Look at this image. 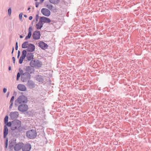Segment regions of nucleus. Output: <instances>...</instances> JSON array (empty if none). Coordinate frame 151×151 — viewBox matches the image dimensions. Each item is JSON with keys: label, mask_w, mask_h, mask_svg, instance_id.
<instances>
[{"label": "nucleus", "mask_w": 151, "mask_h": 151, "mask_svg": "<svg viewBox=\"0 0 151 151\" xmlns=\"http://www.w3.org/2000/svg\"><path fill=\"white\" fill-rule=\"evenodd\" d=\"M26 135L27 137L29 139H34L37 136V132L34 129L29 130L27 132Z\"/></svg>", "instance_id": "f257e3e1"}, {"label": "nucleus", "mask_w": 151, "mask_h": 151, "mask_svg": "<svg viewBox=\"0 0 151 151\" xmlns=\"http://www.w3.org/2000/svg\"><path fill=\"white\" fill-rule=\"evenodd\" d=\"M27 101V98L24 95H21L19 96L17 99L15 101V105L16 106L17 105L16 104V102H17L19 104H21L22 103L26 104Z\"/></svg>", "instance_id": "f03ea898"}, {"label": "nucleus", "mask_w": 151, "mask_h": 151, "mask_svg": "<svg viewBox=\"0 0 151 151\" xmlns=\"http://www.w3.org/2000/svg\"><path fill=\"white\" fill-rule=\"evenodd\" d=\"M30 65L32 67L40 68L42 65V62L38 60H32L30 62Z\"/></svg>", "instance_id": "7ed1b4c3"}, {"label": "nucleus", "mask_w": 151, "mask_h": 151, "mask_svg": "<svg viewBox=\"0 0 151 151\" xmlns=\"http://www.w3.org/2000/svg\"><path fill=\"white\" fill-rule=\"evenodd\" d=\"M21 122L18 120L12 122V125L11 128V130H14L21 127Z\"/></svg>", "instance_id": "20e7f679"}, {"label": "nucleus", "mask_w": 151, "mask_h": 151, "mask_svg": "<svg viewBox=\"0 0 151 151\" xmlns=\"http://www.w3.org/2000/svg\"><path fill=\"white\" fill-rule=\"evenodd\" d=\"M31 75L29 73L25 72L21 75V81L23 82H26L31 78Z\"/></svg>", "instance_id": "39448f33"}, {"label": "nucleus", "mask_w": 151, "mask_h": 151, "mask_svg": "<svg viewBox=\"0 0 151 151\" xmlns=\"http://www.w3.org/2000/svg\"><path fill=\"white\" fill-rule=\"evenodd\" d=\"M18 109L20 111L25 112L28 110V106L26 104H22L19 106Z\"/></svg>", "instance_id": "423d86ee"}, {"label": "nucleus", "mask_w": 151, "mask_h": 151, "mask_svg": "<svg viewBox=\"0 0 151 151\" xmlns=\"http://www.w3.org/2000/svg\"><path fill=\"white\" fill-rule=\"evenodd\" d=\"M9 149L12 150L14 148V147L17 143L16 139H11V141L9 142Z\"/></svg>", "instance_id": "0eeeda50"}, {"label": "nucleus", "mask_w": 151, "mask_h": 151, "mask_svg": "<svg viewBox=\"0 0 151 151\" xmlns=\"http://www.w3.org/2000/svg\"><path fill=\"white\" fill-rule=\"evenodd\" d=\"M24 145V144L22 142H19L16 143L14 147V149L15 151H19L22 147Z\"/></svg>", "instance_id": "6e6552de"}, {"label": "nucleus", "mask_w": 151, "mask_h": 151, "mask_svg": "<svg viewBox=\"0 0 151 151\" xmlns=\"http://www.w3.org/2000/svg\"><path fill=\"white\" fill-rule=\"evenodd\" d=\"M39 21L42 24H43L44 23H50L51 22L49 18L45 17H40V18Z\"/></svg>", "instance_id": "1a4fd4ad"}, {"label": "nucleus", "mask_w": 151, "mask_h": 151, "mask_svg": "<svg viewBox=\"0 0 151 151\" xmlns=\"http://www.w3.org/2000/svg\"><path fill=\"white\" fill-rule=\"evenodd\" d=\"M24 69L26 72V73H29V74L33 73L35 72L34 68L31 66H26L24 67Z\"/></svg>", "instance_id": "9d476101"}, {"label": "nucleus", "mask_w": 151, "mask_h": 151, "mask_svg": "<svg viewBox=\"0 0 151 151\" xmlns=\"http://www.w3.org/2000/svg\"><path fill=\"white\" fill-rule=\"evenodd\" d=\"M41 12L46 17H48L50 14V11L46 8H42L41 10Z\"/></svg>", "instance_id": "9b49d317"}, {"label": "nucleus", "mask_w": 151, "mask_h": 151, "mask_svg": "<svg viewBox=\"0 0 151 151\" xmlns=\"http://www.w3.org/2000/svg\"><path fill=\"white\" fill-rule=\"evenodd\" d=\"M19 114L17 111H14L11 112L9 114L11 119L12 120H14L17 118Z\"/></svg>", "instance_id": "f8f14e48"}, {"label": "nucleus", "mask_w": 151, "mask_h": 151, "mask_svg": "<svg viewBox=\"0 0 151 151\" xmlns=\"http://www.w3.org/2000/svg\"><path fill=\"white\" fill-rule=\"evenodd\" d=\"M40 32L37 30L35 31L32 35L33 38L35 40H38L40 39Z\"/></svg>", "instance_id": "ddd939ff"}, {"label": "nucleus", "mask_w": 151, "mask_h": 151, "mask_svg": "<svg viewBox=\"0 0 151 151\" xmlns=\"http://www.w3.org/2000/svg\"><path fill=\"white\" fill-rule=\"evenodd\" d=\"M31 148V145L29 144H27L24 145L22 147V151H29Z\"/></svg>", "instance_id": "4468645a"}, {"label": "nucleus", "mask_w": 151, "mask_h": 151, "mask_svg": "<svg viewBox=\"0 0 151 151\" xmlns=\"http://www.w3.org/2000/svg\"><path fill=\"white\" fill-rule=\"evenodd\" d=\"M27 48L28 51L32 52L35 51V47L33 44L30 43L28 45Z\"/></svg>", "instance_id": "2eb2a0df"}, {"label": "nucleus", "mask_w": 151, "mask_h": 151, "mask_svg": "<svg viewBox=\"0 0 151 151\" xmlns=\"http://www.w3.org/2000/svg\"><path fill=\"white\" fill-rule=\"evenodd\" d=\"M39 46L42 49L45 50L47 48V45L44 42L40 41L38 43Z\"/></svg>", "instance_id": "dca6fc26"}, {"label": "nucleus", "mask_w": 151, "mask_h": 151, "mask_svg": "<svg viewBox=\"0 0 151 151\" xmlns=\"http://www.w3.org/2000/svg\"><path fill=\"white\" fill-rule=\"evenodd\" d=\"M34 55L33 53L30 52L27 54L26 59L29 61H31L34 58Z\"/></svg>", "instance_id": "f3484780"}, {"label": "nucleus", "mask_w": 151, "mask_h": 151, "mask_svg": "<svg viewBox=\"0 0 151 151\" xmlns=\"http://www.w3.org/2000/svg\"><path fill=\"white\" fill-rule=\"evenodd\" d=\"M18 89L20 91H24L26 90V87L23 84H19L17 86Z\"/></svg>", "instance_id": "a211bd4d"}, {"label": "nucleus", "mask_w": 151, "mask_h": 151, "mask_svg": "<svg viewBox=\"0 0 151 151\" xmlns=\"http://www.w3.org/2000/svg\"><path fill=\"white\" fill-rule=\"evenodd\" d=\"M27 86H28L30 88H33L35 86V83L33 81L31 80L28 81L27 83Z\"/></svg>", "instance_id": "6ab92c4d"}, {"label": "nucleus", "mask_w": 151, "mask_h": 151, "mask_svg": "<svg viewBox=\"0 0 151 151\" xmlns=\"http://www.w3.org/2000/svg\"><path fill=\"white\" fill-rule=\"evenodd\" d=\"M46 7L50 10H55L56 9V7L53 6L50 4H48L46 5Z\"/></svg>", "instance_id": "aec40b11"}, {"label": "nucleus", "mask_w": 151, "mask_h": 151, "mask_svg": "<svg viewBox=\"0 0 151 151\" xmlns=\"http://www.w3.org/2000/svg\"><path fill=\"white\" fill-rule=\"evenodd\" d=\"M4 138H6V137L8 134V129L6 125H4Z\"/></svg>", "instance_id": "412c9836"}, {"label": "nucleus", "mask_w": 151, "mask_h": 151, "mask_svg": "<svg viewBox=\"0 0 151 151\" xmlns=\"http://www.w3.org/2000/svg\"><path fill=\"white\" fill-rule=\"evenodd\" d=\"M43 24H42V23L39 21L38 23L36 24V27L37 29H40L43 27Z\"/></svg>", "instance_id": "4be33fe9"}, {"label": "nucleus", "mask_w": 151, "mask_h": 151, "mask_svg": "<svg viewBox=\"0 0 151 151\" xmlns=\"http://www.w3.org/2000/svg\"><path fill=\"white\" fill-rule=\"evenodd\" d=\"M27 53V51L25 50H23L22 52V54L20 57L25 58L26 57Z\"/></svg>", "instance_id": "5701e85b"}, {"label": "nucleus", "mask_w": 151, "mask_h": 151, "mask_svg": "<svg viewBox=\"0 0 151 151\" xmlns=\"http://www.w3.org/2000/svg\"><path fill=\"white\" fill-rule=\"evenodd\" d=\"M28 42L25 41L24 42L22 45V47L23 48H27L28 45Z\"/></svg>", "instance_id": "b1692460"}, {"label": "nucleus", "mask_w": 151, "mask_h": 151, "mask_svg": "<svg viewBox=\"0 0 151 151\" xmlns=\"http://www.w3.org/2000/svg\"><path fill=\"white\" fill-rule=\"evenodd\" d=\"M49 1L51 3L57 4L59 3L60 0H49Z\"/></svg>", "instance_id": "393cba45"}, {"label": "nucleus", "mask_w": 151, "mask_h": 151, "mask_svg": "<svg viewBox=\"0 0 151 151\" xmlns=\"http://www.w3.org/2000/svg\"><path fill=\"white\" fill-rule=\"evenodd\" d=\"M36 80L38 81L41 82L43 81V79L41 76L38 75L36 77Z\"/></svg>", "instance_id": "a878e982"}, {"label": "nucleus", "mask_w": 151, "mask_h": 151, "mask_svg": "<svg viewBox=\"0 0 151 151\" xmlns=\"http://www.w3.org/2000/svg\"><path fill=\"white\" fill-rule=\"evenodd\" d=\"M32 35V33H31L30 32H28V34L27 36H26L25 38V40H27L28 39H29Z\"/></svg>", "instance_id": "bb28decb"}, {"label": "nucleus", "mask_w": 151, "mask_h": 151, "mask_svg": "<svg viewBox=\"0 0 151 151\" xmlns=\"http://www.w3.org/2000/svg\"><path fill=\"white\" fill-rule=\"evenodd\" d=\"M8 117L7 116H5L4 119V122L5 124L8 121Z\"/></svg>", "instance_id": "cd10ccee"}, {"label": "nucleus", "mask_w": 151, "mask_h": 151, "mask_svg": "<svg viewBox=\"0 0 151 151\" xmlns=\"http://www.w3.org/2000/svg\"><path fill=\"white\" fill-rule=\"evenodd\" d=\"M24 59V58L21 57H20L19 59V63L20 64H22V63L23 60Z\"/></svg>", "instance_id": "c85d7f7f"}, {"label": "nucleus", "mask_w": 151, "mask_h": 151, "mask_svg": "<svg viewBox=\"0 0 151 151\" xmlns=\"http://www.w3.org/2000/svg\"><path fill=\"white\" fill-rule=\"evenodd\" d=\"M11 12H12L11 9L10 8L8 9V15L9 16H10L11 15Z\"/></svg>", "instance_id": "c756f323"}, {"label": "nucleus", "mask_w": 151, "mask_h": 151, "mask_svg": "<svg viewBox=\"0 0 151 151\" xmlns=\"http://www.w3.org/2000/svg\"><path fill=\"white\" fill-rule=\"evenodd\" d=\"M17 129L19 132H22L24 128L22 127H20L18 128Z\"/></svg>", "instance_id": "7c9ffc66"}, {"label": "nucleus", "mask_w": 151, "mask_h": 151, "mask_svg": "<svg viewBox=\"0 0 151 151\" xmlns=\"http://www.w3.org/2000/svg\"><path fill=\"white\" fill-rule=\"evenodd\" d=\"M6 125L9 127H11L12 125V123L10 122H8L6 123Z\"/></svg>", "instance_id": "2f4dec72"}, {"label": "nucleus", "mask_w": 151, "mask_h": 151, "mask_svg": "<svg viewBox=\"0 0 151 151\" xmlns=\"http://www.w3.org/2000/svg\"><path fill=\"white\" fill-rule=\"evenodd\" d=\"M23 15L22 13H20L19 15V18L20 20H21L22 19V17Z\"/></svg>", "instance_id": "473e14b6"}, {"label": "nucleus", "mask_w": 151, "mask_h": 151, "mask_svg": "<svg viewBox=\"0 0 151 151\" xmlns=\"http://www.w3.org/2000/svg\"><path fill=\"white\" fill-rule=\"evenodd\" d=\"M14 96H13L12 97V98L10 100V103H13V101L14 100Z\"/></svg>", "instance_id": "72a5a7b5"}, {"label": "nucleus", "mask_w": 151, "mask_h": 151, "mask_svg": "<svg viewBox=\"0 0 151 151\" xmlns=\"http://www.w3.org/2000/svg\"><path fill=\"white\" fill-rule=\"evenodd\" d=\"M32 27H30L29 28V32L32 33Z\"/></svg>", "instance_id": "f704fd0d"}, {"label": "nucleus", "mask_w": 151, "mask_h": 151, "mask_svg": "<svg viewBox=\"0 0 151 151\" xmlns=\"http://www.w3.org/2000/svg\"><path fill=\"white\" fill-rule=\"evenodd\" d=\"M20 74L19 73H18L17 74V80H18L19 78L20 77Z\"/></svg>", "instance_id": "c9c22d12"}, {"label": "nucleus", "mask_w": 151, "mask_h": 151, "mask_svg": "<svg viewBox=\"0 0 151 151\" xmlns=\"http://www.w3.org/2000/svg\"><path fill=\"white\" fill-rule=\"evenodd\" d=\"M18 42H17L16 43L15 45V50H17L18 48Z\"/></svg>", "instance_id": "e433bc0d"}, {"label": "nucleus", "mask_w": 151, "mask_h": 151, "mask_svg": "<svg viewBox=\"0 0 151 151\" xmlns=\"http://www.w3.org/2000/svg\"><path fill=\"white\" fill-rule=\"evenodd\" d=\"M39 18V16L38 14H37L36 16V21H37Z\"/></svg>", "instance_id": "4c0bfd02"}, {"label": "nucleus", "mask_w": 151, "mask_h": 151, "mask_svg": "<svg viewBox=\"0 0 151 151\" xmlns=\"http://www.w3.org/2000/svg\"><path fill=\"white\" fill-rule=\"evenodd\" d=\"M20 55V52L19 50H18V55H17V58H19Z\"/></svg>", "instance_id": "58836bf2"}, {"label": "nucleus", "mask_w": 151, "mask_h": 151, "mask_svg": "<svg viewBox=\"0 0 151 151\" xmlns=\"http://www.w3.org/2000/svg\"><path fill=\"white\" fill-rule=\"evenodd\" d=\"M10 103V104L9 108V109H12V106H13V103Z\"/></svg>", "instance_id": "ea45409f"}, {"label": "nucleus", "mask_w": 151, "mask_h": 151, "mask_svg": "<svg viewBox=\"0 0 151 151\" xmlns=\"http://www.w3.org/2000/svg\"><path fill=\"white\" fill-rule=\"evenodd\" d=\"M39 3L38 2H36L35 3V6L36 7H38L39 6Z\"/></svg>", "instance_id": "a19ab883"}, {"label": "nucleus", "mask_w": 151, "mask_h": 151, "mask_svg": "<svg viewBox=\"0 0 151 151\" xmlns=\"http://www.w3.org/2000/svg\"><path fill=\"white\" fill-rule=\"evenodd\" d=\"M6 91H7V89H6V88H4V89H3V92L4 93H6Z\"/></svg>", "instance_id": "79ce46f5"}, {"label": "nucleus", "mask_w": 151, "mask_h": 151, "mask_svg": "<svg viewBox=\"0 0 151 151\" xmlns=\"http://www.w3.org/2000/svg\"><path fill=\"white\" fill-rule=\"evenodd\" d=\"M5 143H8V138L6 137V140L5 141Z\"/></svg>", "instance_id": "37998d69"}, {"label": "nucleus", "mask_w": 151, "mask_h": 151, "mask_svg": "<svg viewBox=\"0 0 151 151\" xmlns=\"http://www.w3.org/2000/svg\"><path fill=\"white\" fill-rule=\"evenodd\" d=\"M12 60L13 61V63L14 64L15 63V58L14 57H12Z\"/></svg>", "instance_id": "c03bdc74"}, {"label": "nucleus", "mask_w": 151, "mask_h": 151, "mask_svg": "<svg viewBox=\"0 0 151 151\" xmlns=\"http://www.w3.org/2000/svg\"><path fill=\"white\" fill-rule=\"evenodd\" d=\"M5 148L6 149H7L8 147V143H5Z\"/></svg>", "instance_id": "a18cd8bd"}, {"label": "nucleus", "mask_w": 151, "mask_h": 151, "mask_svg": "<svg viewBox=\"0 0 151 151\" xmlns=\"http://www.w3.org/2000/svg\"><path fill=\"white\" fill-rule=\"evenodd\" d=\"M20 73H21V75L22 74H23V73H23V70H20Z\"/></svg>", "instance_id": "49530a36"}, {"label": "nucleus", "mask_w": 151, "mask_h": 151, "mask_svg": "<svg viewBox=\"0 0 151 151\" xmlns=\"http://www.w3.org/2000/svg\"><path fill=\"white\" fill-rule=\"evenodd\" d=\"M32 16H30L29 17V19L30 20H32Z\"/></svg>", "instance_id": "de8ad7c7"}, {"label": "nucleus", "mask_w": 151, "mask_h": 151, "mask_svg": "<svg viewBox=\"0 0 151 151\" xmlns=\"http://www.w3.org/2000/svg\"><path fill=\"white\" fill-rule=\"evenodd\" d=\"M14 47H13V48H12V54H13V52H14Z\"/></svg>", "instance_id": "09e8293b"}, {"label": "nucleus", "mask_w": 151, "mask_h": 151, "mask_svg": "<svg viewBox=\"0 0 151 151\" xmlns=\"http://www.w3.org/2000/svg\"><path fill=\"white\" fill-rule=\"evenodd\" d=\"M11 67L10 66H9V70H11Z\"/></svg>", "instance_id": "8fccbe9b"}, {"label": "nucleus", "mask_w": 151, "mask_h": 151, "mask_svg": "<svg viewBox=\"0 0 151 151\" xmlns=\"http://www.w3.org/2000/svg\"><path fill=\"white\" fill-rule=\"evenodd\" d=\"M44 0H40V2L42 3L43 1Z\"/></svg>", "instance_id": "3c124183"}, {"label": "nucleus", "mask_w": 151, "mask_h": 151, "mask_svg": "<svg viewBox=\"0 0 151 151\" xmlns=\"http://www.w3.org/2000/svg\"><path fill=\"white\" fill-rule=\"evenodd\" d=\"M24 17H26V18H27V16L26 15H24Z\"/></svg>", "instance_id": "603ef678"}, {"label": "nucleus", "mask_w": 151, "mask_h": 151, "mask_svg": "<svg viewBox=\"0 0 151 151\" xmlns=\"http://www.w3.org/2000/svg\"><path fill=\"white\" fill-rule=\"evenodd\" d=\"M20 38H22L23 37V36H22V35H20Z\"/></svg>", "instance_id": "864d4df0"}, {"label": "nucleus", "mask_w": 151, "mask_h": 151, "mask_svg": "<svg viewBox=\"0 0 151 151\" xmlns=\"http://www.w3.org/2000/svg\"><path fill=\"white\" fill-rule=\"evenodd\" d=\"M9 92H8V93H7V97L8 96V95H9Z\"/></svg>", "instance_id": "5fc2aeb1"}, {"label": "nucleus", "mask_w": 151, "mask_h": 151, "mask_svg": "<svg viewBox=\"0 0 151 151\" xmlns=\"http://www.w3.org/2000/svg\"><path fill=\"white\" fill-rule=\"evenodd\" d=\"M30 9V7H29V8H28V10H29V9Z\"/></svg>", "instance_id": "6e6d98bb"}, {"label": "nucleus", "mask_w": 151, "mask_h": 151, "mask_svg": "<svg viewBox=\"0 0 151 151\" xmlns=\"http://www.w3.org/2000/svg\"><path fill=\"white\" fill-rule=\"evenodd\" d=\"M35 1H37V0H35Z\"/></svg>", "instance_id": "4d7b16f0"}]
</instances>
